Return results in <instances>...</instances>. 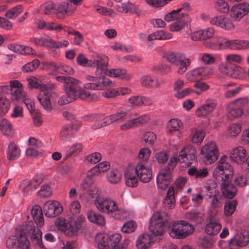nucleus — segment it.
<instances>
[{
  "mask_svg": "<svg viewBox=\"0 0 249 249\" xmlns=\"http://www.w3.org/2000/svg\"><path fill=\"white\" fill-rule=\"evenodd\" d=\"M96 208L116 219H124L126 216V211L120 207L113 199L108 198L97 199L94 202Z\"/></svg>",
  "mask_w": 249,
  "mask_h": 249,
  "instance_id": "1",
  "label": "nucleus"
},
{
  "mask_svg": "<svg viewBox=\"0 0 249 249\" xmlns=\"http://www.w3.org/2000/svg\"><path fill=\"white\" fill-rule=\"evenodd\" d=\"M171 224V216L165 211H157L151 216L149 225L150 232L155 236L162 235Z\"/></svg>",
  "mask_w": 249,
  "mask_h": 249,
  "instance_id": "2",
  "label": "nucleus"
},
{
  "mask_svg": "<svg viewBox=\"0 0 249 249\" xmlns=\"http://www.w3.org/2000/svg\"><path fill=\"white\" fill-rule=\"evenodd\" d=\"M249 103L247 97L239 98L230 102L226 107L228 117L231 119L240 118L244 114V108Z\"/></svg>",
  "mask_w": 249,
  "mask_h": 249,
  "instance_id": "3",
  "label": "nucleus"
},
{
  "mask_svg": "<svg viewBox=\"0 0 249 249\" xmlns=\"http://www.w3.org/2000/svg\"><path fill=\"white\" fill-rule=\"evenodd\" d=\"M233 173L231 166L226 161L225 158H222L218 161L213 171V176L216 179L222 181L226 179H231Z\"/></svg>",
  "mask_w": 249,
  "mask_h": 249,
  "instance_id": "4",
  "label": "nucleus"
},
{
  "mask_svg": "<svg viewBox=\"0 0 249 249\" xmlns=\"http://www.w3.org/2000/svg\"><path fill=\"white\" fill-rule=\"evenodd\" d=\"M201 158L206 164H211L217 160L219 156L218 146L215 142L210 141L200 149Z\"/></svg>",
  "mask_w": 249,
  "mask_h": 249,
  "instance_id": "5",
  "label": "nucleus"
},
{
  "mask_svg": "<svg viewBox=\"0 0 249 249\" xmlns=\"http://www.w3.org/2000/svg\"><path fill=\"white\" fill-rule=\"evenodd\" d=\"M194 231V227L184 221L175 222L172 224L170 235L175 238L182 239Z\"/></svg>",
  "mask_w": 249,
  "mask_h": 249,
  "instance_id": "6",
  "label": "nucleus"
},
{
  "mask_svg": "<svg viewBox=\"0 0 249 249\" xmlns=\"http://www.w3.org/2000/svg\"><path fill=\"white\" fill-rule=\"evenodd\" d=\"M212 70L207 67H199L188 71L186 79L190 82H196L207 79L213 75Z\"/></svg>",
  "mask_w": 249,
  "mask_h": 249,
  "instance_id": "7",
  "label": "nucleus"
},
{
  "mask_svg": "<svg viewBox=\"0 0 249 249\" xmlns=\"http://www.w3.org/2000/svg\"><path fill=\"white\" fill-rule=\"evenodd\" d=\"M56 85L54 83H49L48 84H42V91L37 96V99L43 108L50 111L52 109V104L50 100V96L52 92L50 90L55 89Z\"/></svg>",
  "mask_w": 249,
  "mask_h": 249,
  "instance_id": "8",
  "label": "nucleus"
},
{
  "mask_svg": "<svg viewBox=\"0 0 249 249\" xmlns=\"http://www.w3.org/2000/svg\"><path fill=\"white\" fill-rule=\"evenodd\" d=\"M218 68L219 71L223 75L235 79L242 76L244 71L241 67L233 64H229L226 61L220 63Z\"/></svg>",
  "mask_w": 249,
  "mask_h": 249,
  "instance_id": "9",
  "label": "nucleus"
},
{
  "mask_svg": "<svg viewBox=\"0 0 249 249\" xmlns=\"http://www.w3.org/2000/svg\"><path fill=\"white\" fill-rule=\"evenodd\" d=\"M108 59L107 56L100 54L96 52L92 54V59L90 60V67H96L95 73L96 75H101L105 74L106 67L108 65Z\"/></svg>",
  "mask_w": 249,
  "mask_h": 249,
  "instance_id": "10",
  "label": "nucleus"
},
{
  "mask_svg": "<svg viewBox=\"0 0 249 249\" xmlns=\"http://www.w3.org/2000/svg\"><path fill=\"white\" fill-rule=\"evenodd\" d=\"M10 85L11 88H14L11 92V100L23 103L29 96L24 90L22 84L18 80H10Z\"/></svg>",
  "mask_w": 249,
  "mask_h": 249,
  "instance_id": "11",
  "label": "nucleus"
},
{
  "mask_svg": "<svg viewBox=\"0 0 249 249\" xmlns=\"http://www.w3.org/2000/svg\"><path fill=\"white\" fill-rule=\"evenodd\" d=\"M105 74L97 75L98 77L94 83H88L84 85L87 89L93 90H104L105 89L114 87L115 84L109 79L104 77Z\"/></svg>",
  "mask_w": 249,
  "mask_h": 249,
  "instance_id": "12",
  "label": "nucleus"
},
{
  "mask_svg": "<svg viewBox=\"0 0 249 249\" xmlns=\"http://www.w3.org/2000/svg\"><path fill=\"white\" fill-rule=\"evenodd\" d=\"M122 238L120 233H115L109 236H103L98 242V249H110V247L119 248V243Z\"/></svg>",
  "mask_w": 249,
  "mask_h": 249,
  "instance_id": "13",
  "label": "nucleus"
},
{
  "mask_svg": "<svg viewBox=\"0 0 249 249\" xmlns=\"http://www.w3.org/2000/svg\"><path fill=\"white\" fill-rule=\"evenodd\" d=\"M150 118V115L146 113L136 118L128 119L127 121L120 125V129L122 131H127L134 127L147 123Z\"/></svg>",
  "mask_w": 249,
  "mask_h": 249,
  "instance_id": "14",
  "label": "nucleus"
},
{
  "mask_svg": "<svg viewBox=\"0 0 249 249\" xmlns=\"http://www.w3.org/2000/svg\"><path fill=\"white\" fill-rule=\"evenodd\" d=\"M139 179L143 183L150 181L152 178V170L145 163L139 162L134 167Z\"/></svg>",
  "mask_w": 249,
  "mask_h": 249,
  "instance_id": "15",
  "label": "nucleus"
},
{
  "mask_svg": "<svg viewBox=\"0 0 249 249\" xmlns=\"http://www.w3.org/2000/svg\"><path fill=\"white\" fill-rule=\"evenodd\" d=\"M249 13V3L242 2L233 6L230 12L231 17L236 21H239Z\"/></svg>",
  "mask_w": 249,
  "mask_h": 249,
  "instance_id": "16",
  "label": "nucleus"
},
{
  "mask_svg": "<svg viewBox=\"0 0 249 249\" xmlns=\"http://www.w3.org/2000/svg\"><path fill=\"white\" fill-rule=\"evenodd\" d=\"M102 92V96L107 99L114 98L119 96H124L130 94L132 89L127 87H114L107 88L104 89Z\"/></svg>",
  "mask_w": 249,
  "mask_h": 249,
  "instance_id": "17",
  "label": "nucleus"
},
{
  "mask_svg": "<svg viewBox=\"0 0 249 249\" xmlns=\"http://www.w3.org/2000/svg\"><path fill=\"white\" fill-rule=\"evenodd\" d=\"M172 169L168 167L161 169L157 177V183L159 188L165 189L170 184L171 179Z\"/></svg>",
  "mask_w": 249,
  "mask_h": 249,
  "instance_id": "18",
  "label": "nucleus"
},
{
  "mask_svg": "<svg viewBox=\"0 0 249 249\" xmlns=\"http://www.w3.org/2000/svg\"><path fill=\"white\" fill-rule=\"evenodd\" d=\"M247 154V151L245 148L239 146L231 149L230 153V158L232 161L241 165L245 162Z\"/></svg>",
  "mask_w": 249,
  "mask_h": 249,
  "instance_id": "19",
  "label": "nucleus"
},
{
  "mask_svg": "<svg viewBox=\"0 0 249 249\" xmlns=\"http://www.w3.org/2000/svg\"><path fill=\"white\" fill-rule=\"evenodd\" d=\"M107 116L103 114H90L85 116V120L89 123H91V127L98 129L109 125L107 122Z\"/></svg>",
  "mask_w": 249,
  "mask_h": 249,
  "instance_id": "20",
  "label": "nucleus"
},
{
  "mask_svg": "<svg viewBox=\"0 0 249 249\" xmlns=\"http://www.w3.org/2000/svg\"><path fill=\"white\" fill-rule=\"evenodd\" d=\"M142 86L147 89H157L160 87L161 81L157 77L150 74L143 75L140 79Z\"/></svg>",
  "mask_w": 249,
  "mask_h": 249,
  "instance_id": "21",
  "label": "nucleus"
},
{
  "mask_svg": "<svg viewBox=\"0 0 249 249\" xmlns=\"http://www.w3.org/2000/svg\"><path fill=\"white\" fill-rule=\"evenodd\" d=\"M45 214L48 217H54L60 214L63 211L60 203L56 201H48L44 206Z\"/></svg>",
  "mask_w": 249,
  "mask_h": 249,
  "instance_id": "22",
  "label": "nucleus"
},
{
  "mask_svg": "<svg viewBox=\"0 0 249 249\" xmlns=\"http://www.w3.org/2000/svg\"><path fill=\"white\" fill-rule=\"evenodd\" d=\"M196 150L191 146H185L179 152V157L188 164L196 160Z\"/></svg>",
  "mask_w": 249,
  "mask_h": 249,
  "instance_id": "23",
  "label": "nucleus"
},
{
  "mask_svg": "<svg viewBox=\"0 0 249 249\" xmlns=\"http://www.w3.org/2000/svg\"><path fill=\"white\" fill-rule=\"evenodd\" d=\"M216 105L214 100L208 99L204 104L196 109V114L198 117H205L213 111Z\"/></svg>",
  "mask_w": 249,
  "mask_h": 249,
  "instance_id": "24",
  "label": "nucleus"
},
{
  "mask_svg": "<svg viewBox=\"0 0 249 249\" xmlns=\"http://www.w3.org/2000/svg\"><path fill=\"white\" fill-rule=\"evenodd\" d=\"M236 84L234 82L225 83L222 85V88L224 90V96L226 99H231L235 97L243 89V85H239L234 89L230 88L235 87Z\"/></svg>",
  "mask_w": 249,
  "mask_h": 249,
  "instance_id": "25",
  "label": "nucleus"
},
{
  "mask_svg": "<svg viewBox=\"0 0 249 249\" xmlns=\"http://www.w3.org/2000/svg\"><path fill=\"white\" fill-rule=\"evenodd\" d=\"M249 242V234L247 232L235 235L229 243L230 249H236L234 247H241L246 246Z\"/></svg>",
  "mask_w": 249,
  "mask_h": 249,
  "instance_id": "26",
  "label": "nucleus"
},
{
  "mask_svg": "<svg viewBox=\"0 0 249 249\" xmlns=\"http://www.w3.org/2000/svg\"><path fill=\"white\" fill-rule=\"evenodd\" d=\"M221 190L223 196L228 198H233L237 193L236 187L231 182V179L221 181Z\"/></svg>",
  "mask_w": 249,
  "mask_h": 249,
  "instance_id": "27",
  "label": "nucleus"
},
{
  "mask_svg": "<svg viewBox=\"0 0 249 249\" xmlns=\"http://www.w3.org/2000/svg\"><path fill=\"white\" fill-rule=\"evenodd\" d=\"M65 95L60 97L58 100V104L60 106H63L71 103L77 99V88L69 89L65 88L64 89Z\"/></svg>",
  "mask_w": 249,
  "mask_h": 249,
  "instance_id": "28",
  "label": "nucleus"
},
{
  "mask_svg": "<svg viewBox=\"0 0 249 249\" xmlns=\"http://www.w3.org/2000/svg\"><path fill=\"white\" fill-rule=\"evenodd\" d=\"M126 185L131 187H136L139 183V177L135 168L129 167L124 173Z\"/></svg>",
  "mask_w": 249,
  "mask_h": 249,
  "instance_id": "29",
  "label": "nucleus"
},
{
  "mask_svg": "<svg viewBox=\"0 0 249 249\" xmlns=\"http://www.w3.org/2000/svg\"><path fill=\"white\" fill-rule=\"evenodd\" d=\"M210 22L213 25H215L227 30H232L234 28L233 24L230 19L220 16L212 18Z\"/></svg>",
  "mask_w": 249,
  "mask_h": 249,
  "instance_id": "30",
  "label": "nucleus"
},
{
  "mask_svg": "<svg viewBox=\"0 0 249 249\" xmlns=\"http://www.w3.org/2000/svg\"><path fill=\"white\" fill-rule=\"evenodd\" d=\"M105 74L111 77L118 78L125 80H129L132 78V75L127 73L125 69H107Z\"/></svg>",
  "mask_w": 249,
  "mask_h": 249,
  "instance_id": "31",
  "label": "nucleus"
},
{
  "mask_svg": "<svg viewBox=\"0 0 249 249\" xmlns=\"http://www.w3.org/2000/svg\"><path fill=\"white\" fill-rule=\"evenodd\" d=\"M127 119H128L127 112L124 109H118L115 113L107 116L106 121L109 125L114 122L120 123L124 122Z\"/></svg>",
  "mask_w": 249,
  "mask_h": 249,
  "instance_id": "32",
  "label": "nucleus"
},
{
  "mask_svg": "<svg viewBox=\"0 0 249 249\" xmlns=\"http://www.w3.org/2000/svg\"><path fill=\"white\" fill-rule=\"evenodd\" d=\"M55 79L58 82L64 84L63 89H65L66 87L69 89L79 88V85H81L82 83L80 80L73 77L67 76H58L55 77Z\"/></svg>",
  "mask_w": 249,
  "mask_h": 249,
  "instance_id": "33",
  "label": "nucleus"
},
{
  "mask_svg": "<svg viewBox=\"0 0 249 249\" xmlns=\"http://www.w3.org/2000/svg\"><path fill=\"white\" fill-rule=\"evenodd\" d=\"M77 131L75 124H67L64 125L61 129L59 138L62 141H68L72 137Z\"/></svg>",
  "mask_w": 249,
  "mask_h": 249,
  "instance_id": "34",
  "label": "nucleus"
},
{
  "mask_svg": "<svg viewBox=\"0 0 249 249\" xmlns=\"http://www.w3.org/2000/svg\"><path fill=\"white\" fill-rule=\"evenodd\" d=\"M77 98L88 102H97L100 100V96L94 93H90L81 87L77 88Z\"/></svg>",
  "mask_w": 249,
  "mask_h": 249,
  "instance_id": "35",
  "label": "nucleus"
},
{
  "mask_svg": "<svg viewBox=\"0 0 249 249\" xmlns=\"http://www.w3.org/2000/svg\"><path fill=\"white\" fill-rule=\"evenodd\" d=\"M74 12V7L70 4L69 1L62 2L55 7V14L59 13L64 16H71Z\"/></svg>",
  "mask_w": 249,
  "mask_h": 249,
  "instance_id": "36",
  "label": "nucleus"
},
{
  "mask_svg": "<svg viewBox=\"0 0 249 249\" xmlns=\"http://www.w3.org/2000/svg\"><path fill=\"white\" fill-rule=\"evenodd\" d=\"M31 214L33 218L38 227H42L44 225V220L41 207L36 205L32 208Z\"/></svg>",
  "mask_w": 249,
  "mask_h": 249,
  "instance_id": "37",
  "label": "nucleus"
},
{
  "mask_svg": "<svg viewBox=\"0 0 249 249\" xmlns=\"http://www.w3.org/2000/svg\"><path fill=\"white\" fill-rule=\"evenodd\" d=\"M152 242L151 236L147 233H144L138 237L136 246L138 249H147L151 246Z\"/></svg>",
  "mask_w": 249,
  "mask_h": 249,
  "instance_id": "38",
  "label": "nucleus"
},
{
  "mask_svg": "<svg viewBox=\"0 0 249 249\" xmlns=\"http://www.w3.org/2000/svg\"><path fill=\"white\" fill-rule=\"evenodd\" d=\"M9 48L16 53L22 55H35V51L29 46L21 45L19 44H12Z\"/></svg>",
  "mask_w": 249,
  "mask_h": 249,
  "instance_id": "39",
  "label": "nucleus"
},
{
  "mask_svg": "<svg viewBox=\"0 0 249 249\" xmlns=\"http://www.w3.org/2000/svg\"><path fill=\"white\" fill-rule=\"evenodd\" d=\"M188 174L190 176L195 177L196 179H202L208 176L209 171L207 167L197 168L193 167L188 169Z\"/></svg>",
  "mask_w": 249,
  "mask_h": 249,
  "instance_id": "40",
  "label": "nucleus"
},
{
  "mask_svg": "<svg viewBox=\"0 0 249 249\" xmlns=\"http://www.w3.org/2000/svg\"><path fill=\"white\" fill-rule=\"evenodd\" d=\"M29 87L30 88H35L40 90V92L42 91V85L43 83L41 82H48V79L47 77L44 76H40L38 78L35 76H31L27 78Z\"/></svg>",
  "mask_w": 249,
  "mask_h": 249,
  "instance_id": "41",
  "label": "nucleus"
},
{
  "mask_svg": "<svg viewBox=\"0 0 249 249\" xmlns=\"http://www.w3.org/2000/svg\"><path fill=\"white\" fill-rule=\"evenodd\" d=\"M20 155V150L13 142H11L7 148V157L10 160L18 159Z\"/></svg>",
  "mask_w": 249,
  "mask_h": 249,
  "instance_id": "42",
  "label": "nucleus"
},
{
  "mask_svg": "<svg viewBox=\"0 0 249 249\" xmlns=\"http://www.w3.org/2000/svg\"><path fill=\"white\" fill-rule=\"evenodd\" d=\"M188 16V15L183 12H180V9L174 10L164 16V19L167 22L175 20H180L183 18Z\"/></svg>",
  "mask_w": 249,
  "mask_h": 249,
  "instance_id": "43",
  "label": "nucleus"
},
{
  "mask_svg": "<svg viewBox=\"0 0 249 249\" xmlns=\"http://www.w3.org/2000/svg\"><path fill=\"white\" fill-rule=\"evenodd\" d=\"M209 197L211 198L210 209L216 210L222 207V198L218 192H214L212 196H210Z\"/></svg>",
  "mask_w": 249,
  "mask_h": 249,
  "instance_id": "44",
  "label": "nucleus"
},
{
  "mask_svg": "<svg viewBox=\"0 0 249 249\" xmlns=\"http://www.w3.org/2000/svg\"><path fill=\"white\" fill-rule=\"evenodd\" d=\"M164 207L167 209H172L175 206V198L174 189L170 187L167 193V196L163 201Z\"/></svg>",
  "mask_w": 249,
  "mask_h": 249,
  "instance_id": "45",
  "label": "nucleus"
},
{
  "mask_svg": "<svg viewBox=\"0 0 249 249\" xmlns=\"http://www.w3.org/2000/svg\"><path fill=\"white\" fill-rule=\"evenodd\" d=\"M222 228L221 225L218 222L211 221L205 226L206 232L210 235H215L219 233Z\"/></svg>",
  "mask_w": 249,
  "mask_h": 249,
  "instance_id": "46",
  "label": "nucleus"
},
{
  "mask_svg": "<svg viewBox=\"0 0 249 249\" xmlns=\"http://www.w3.org/2000/svg\"><path fill=\"white\" fill-rule=\"evenodd\" d=\"M88 219L91 222L99 225H104L105 224V218L100 214L96 213L95 212L90 211L87 213Z\"/></svg>",
  "mask_w": 249,
  "mask_h": 249,
  "instance_id": "47",
  "label": "nucleus"
},
{
  "mask_svg": "<svg viewBox=\"0 0 249 249\" xmlns=\"http://www.w3.org/2000/svg\"><path fill=\"white\" fill-rule=\"evenodd\" d=\"M122 175L120 171L117 169H113L110 171L107 174V181L111 184H117L119 183L122 178Z\"/></svg>",
  "mask_w": 249,
  "mask_h": 249,
  "instance_id": "48",
  "label": "nucleus"
},
{
  "mask_svg": "<svg viewBox=\"0 0 249 249\" xmlns=\"http://www.w3.org/2000/svg\"><path fill=\"white\" fill-rule=\"evenodd\" d=\"M191 62L190 58H187L183 60L180 58L175 64L178 68L177 73L179 74H182L185 73L191 65Z\"/></svg>",
  "mask_w": 249,
  "mask_h": 249,
  "instance_id": "49",
  "label": "nucleus"
},
{
  "mask_svg": "<svg viewBox=\"0 0 249 249\" xmlns=\"http://www.w3.org/2000/svg\"><path fill=\"white\" fill-rule=\"evenodd\" d=\"M115 7L116 10L120 13H127L130 12L132 14H136L137 12L135 6L129 2L117 5Z\"/></svg>",
  "mask_w": 249,
  "mask_h": 249,
  "instance_id": "50",
  "label": "nucleus"
},
{
  "mask_svg": "<svg viewBox=\"0 0 249 249\" xmlns=\"http://www.w3.org/2000/svg\"><path fill=\"white\" fill-rule=\"evenodd\" d=\"M168 126L170 132H180L183 129V124L181 120L175 118L172 119L169 121Z\"/></svg>",
  "mask_w": 249,
  "mask_h": 249,
  "instance_id": "51",
  "label": "nucleus"
},
{
  "mask_svg": "<svg viewBox=\"0 0 249 249\" xmlns=\"http://www.w3.org/2000/svg\"><path fill=\"white\" fill-rule=\"evenodd\" d=\"M100 193L99 189L97 187H94L89 191H87L83 193V197L86 201H89L93 199L94 203L97 199L101 198L99 197Z\"/></svg>",
  "mask_w": 249,
  "mask_h": 249,
  "instance_id": "52",
  "label": "nucleus"
},
{
  "mask_svg": "<svg viewBox=\"0 0 249 249\" xmlns=\"http://www.w3.org/2000/svg\"><path fill=\"white\" fill-rule=\"evenodd\" d=\"M0 129L5 135L10 136L13 134L11 124L4 118L0 119Z\"/></svg>",
  "mask_w": 249,
  "mask_h": 249,
  "instance_id": "53",
  "label": "nucleus"
},
{
  "mask_svg": "<svg viewBox=\"0 0 249 249\" xmlns=\"http://www.w3.org/2000/svg\"><path fill=\"white\" fill-rule=\"evenodd\" d=\"M47 47L49 48H66L69 45V42L67 40L55 41L52 38H49L47 41Z\"/></svg>",
  "mask_w": 249,
  "mask_h": 249,
  "instance_id": "54",
  "label": "nucleus"
},
{
  "mask_svg": "<svg viewBox=\"0 0 249 249\" xmlns=\"http://www.w3.org/2000/svg\"><path fill=\"white\" fill-rule=\"evenodd\" d=\"M42 182V179L40 177L36 176L31 180L25 181L24 184L26 185L25 189L31 191L35 190Z\"/></svg>",
  "mask_w": 249,
  "mask_h": 249,
  "instance_id": "55",
  "label": "nucleus"
},
{
  "mask_svg": "<svg viewBox=\"0 0 249 249\" xmlns=\"http://www.w3.org/2000/svg\"><path fill=\"white\" fill-rule=\"evenodd\" d=\"M23 11V7L18 5L8 10L5 14V16L9 19H14L17 17Z\"/></svg>",
  "mask_w": 249,
  "mask_h": 249,
  "instance_id": "56",
  "label": "nucleus"
},
{
  "mask_svg": "<svg viewBox=\"0 0 249 249\" xmlns=\"http://www.w3.org/2000/svg\"><path fill=\"white\" fill-rule=\"evenodd\" d=\"M249 48V41L239 39L231 40V49L242 50Z\"/></svg>",
  "mask_w": 249,
  "mask_h": 249,
  "instance_id": "57",
  "label": "nucleus"
},
{
  "mask_svg": "<svg viewBox=\"0 0 249 249\" xmlns=\"http://www.w3.org/2000/svg\"><path fill=\"white\" fill-rule=\"evenodd\" d=\"M142 139L147 145H153L157 141V136L153 132L147 131L143 134Z\"/></svg>",
  "mask_w": 249,
  "mask_h": 249,
  "instance_id": "58",
  "label": "nucleus"
},
{
  "mask_svg": "<svg viewBox=\"0 0 249 249\" xmlns=\"http://www.w3.org/2000/svg\"><path fill=\"white\" fill-rule=\"evenodd\" d=\"M42 235L41 230L38 228H34L32 230L31 241L35 246L42 242Z\"/></svg>",
  "mask_w": 249,
  "mask_h": 249,
  "instance_id": "59",
  "label": "nucleus"
},
{
  "mask_svg": "<svg viewBox=\"0 0 249 249\" xmlns=\"http://www.w3.org/2000/svg\"><path fill=\"white\" fill-rule=\"evenodd\" d=\"M241 131V125L237 123L231 124L227 130V135L229 137H236Z\"/></svg>",
  "mask_w": 249,
  "mask_h": 249,
  "instance_id": "60",
  "label": "nucleus"
},
{
  "mask_svg": "<svg viewBox=\"0 0 249 249\" xmlns=\"http://www.w3.org/2000/svg\"><path fill=\"white\" fill-rule=\"evenodd\" d=\"M69 35H72L74 36V42L77 45H80L84 40V37L81 34L73 29L67 27L66 32Z\"/></svg>",
  "mask_w": 249,
  "mask_h": 249,
  "instance_id": "61",
  "label": "nucleus"
},
{
  "mask_svg": "<svg viewBox=\"0 0 249 249\" xmlns=\"http://www.w3.org/2000/svg\"><path fill=\"white\" fill-rule=\"evenodd\" d=\"M237 202L235 200L227 201L224 206V213L227 216L232 215L236 208Z\"/></svg>",
  "mask_w": 249,
  "mask_h": 249,
  "instance_id": "62",
  "label": "nucleus"
},
{
  "mask_svg": "<svg viewBox=\"0 0 249 249\" xmlns=\"http://www.w3.org/2000/svg\"><path fill=\"white\" fill-rule=\"evenodd\" d=\"M40 64L38 59H35L22 66L21 70L24 72H30L36 70Z\"/></svg>",
  "mask_w": 249,
  "mask_h": 249,
  "instance_id": "63",
  "label": "nucleus"
},
{
  "mask_svg": "<svg viewBox=\"0 0 249 249\" xmlns=\"http://www.w3.org/2000/svg\"><path fill=\"white\" fill-rule=\"evenodd\" d=\"M206 136V133L203 129L196 130L192 136V141L196 144L201 143Z\"/></svg>",
  "mask_w": 249,
  "mask_h": 249,
  "instance_id": "64",
  "label": "nucleus"
}]
</instances>
